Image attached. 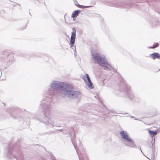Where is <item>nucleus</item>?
Listing matches in <instances>:
<instances>
[{"mask_svg":"<svg viewBox=\"0 0 160 160\" xmlns=\"http://www.w3.org/2000/svg\"><path fill=\"white\" fill-rule=\"evenodd\" d=\"M80 12V11L79 10L75 11L72 12V17L73 18H76L78 16L79 13Z\"/></svg>","mask_w":160,"mask_h":160,"instance_id":"obj_7","label":"nucleus"},{"mask_svg":"<svg viewBox=\"0 0 160 160\" xmlns=\"http://www.w3.org/2000/svg\"><path fill=\"white\" fill-rule=\"evenodd\" d=\"M121 134L122 137L124 139L131 143L133 145H134V141L128 136V135L126 132H125L124 131H122L121 132Z\"/></svg>","mask_w":160,"mask_h":160,"instance_id":"obj_3","label":"nucleus"},{"mask_svg":"<svg viewBox=\"0 0 160 160\" xmlns=\"http://www.w3.org/2000/svg\"><path fill=\"white\" fill-rule=\"evenodd\" d=\"M158 114V113L156 111H154L152 112V113L151 115L152 117H153L155 116Z\"/></svg>","mask_w":160,"mask_h":160,"instance_id":"obj_9","label":"nucleus"},{"mask_svg":"<svg viewBox=\"0 0 160 160\" xmlns=\"http://www.w3.org/2000/svg\"><path fill=\"white\" fill-rule=\"evenodd\" d=\"M83 79L85 82H86V79H87L88 80L87 85L90 88L92 89L94 87L92 83V82L88 74H85V75L84 76Z\"/></svg>","mask_w":160,"mask_h":160,"instance_id":"obj_4","label":"nucleus"},{"mask_svg":"<svg viewBox=\"0 0 160 160\" xmlns=\"http://www.w3.org/2000/svg\"><path fill=\"white\" fill-rule=\"evenodd\" d=\"M78 6L79 8H86L88 7V6H82V5H79Z\"/></svg>","mask_w":160,"mask_h":160,"instance_id":"obj_10","label":"nucleus"},{"mask_svg":"<svg viewBox=\"0 0 160 160\" xmlns=\"http://www.w3.org/2000/svg\"><path fill=\"white\" fill-rule=\"evenodd\" d=\"M92 56L98 62L101 66L104 67V69L107 70L111 67L110 64L108 63L105 59L100 55L99 53H95Z\"/></svg>","mask_w":160,"mask_h":160,"instance_id":"obj_2","label":"nucleus"},{"mask_svg":"<svg viewBox=\"0 0 160 160\" xmlns=\"http://www.w3.org/2000/svg\"><path fill=\"white\" fill-rule=\"evenodd\" d=\"M55 86L58 90L63 91L65 95L68 97L76 96L77 92L72 91L73 86L70 84L59 82L56 83Z\"/></svg>","mask_w":160,"mask_h":160,"instance_id":"obj_1","label":"nucleus"},{"mask_svg":"<svg viewBox=\"0 0 160 160\" xmlns=\"http://www.w3.org/2000/svg\"><path fill=\"white\" fill-rule=\"evenodd\" d=\"M149 134L152 137L156 135L158 133V131H152L149 129H148Z\"/></svg>","mask_w":160,"mask_h":160,"instance_id":"obj_8","label":"nucleus"},{"mask_svg":"<svg viewBox=\"0 0 160 160\" xmlns=\"http://www.w3.org/2000/svg\"><path fill=\"white\" fill-rule=\"evenodd\" d=\"M158 43H157L155 45H153V47H150V48H155L156 47H158Z\"/></svg>","mask_w":160,"mask_h":160,"instance_id":"obj_11","label":"nucleus"},{"mask_svg":"<svg viewBox=\"0 0 160 160\" xmlns=\"http://www.w3.org/2000/svg\"><path fill=\"white\" fill-rule=\"evenodd\" d=\"M72 32V34L71 37L70 39V43L72 45H73L74 43L75 39L76 38V31L74 28H73Z\"/></svg>","mask_w":160,"mask_h":160,"instance_id":"obj_5","label":"nucleus"},{"mask_svg":"<svg viewBox=\"0 0 160 160\" xmlns=\"http://www.w3.org/2000/svg\"><path fill=\"white\" fill-rule=\"evenodd\" d=\"M150 57L153 60L156 58H160V55L158 52L153 53L150 55Z\"/></svg>","mask_w":160,"mask_h":160,"instance_id":"obj_6","label":"nucleus"},{"mask_svg":"<svg viewBox=\"0 0 160 160\" xmlns=\"http://www.w3.org/2000/svg\"><path fill=\"white\" fill-rule=\"evenodd\" d=\"M160 71V69L158 71Z\"/></svg>","mask_w":160,"mask_h":160,"instance_id":"obj_12","label":"nucleus"}]
</instances>
